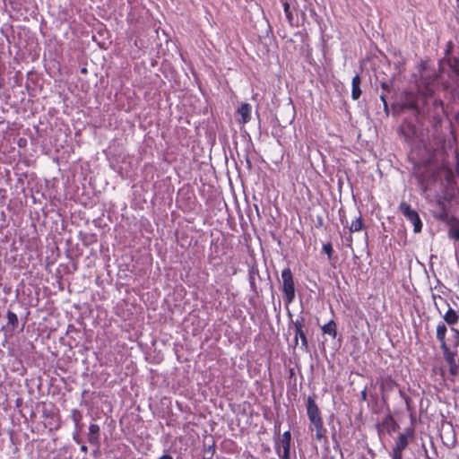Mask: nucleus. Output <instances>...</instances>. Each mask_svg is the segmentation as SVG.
<instances>
[{"instance_id": "nucleus-30", "label": "nucleus", "mask_w": 459, "mask_h": 459, "mask_svg": "<svg viewBox=\"0 0 459 459\" xmlns=\"http://www.w3.org/2000/svg\"><path fill=\"white\" fill-rule=\"evenodd\" d=\"M361 398H362L363 400H366V399H367V392H366V390H363V391L361 392Z\"/></svg>"}, {"instance_id": "nucleus-22", "label": "nucleus", "mask_w": 459, "mask_h": 459, "mask_svg": "<svg viewBox=\"0 0 459 459\" xmlns=\"http://www.w3.org/2000/svg\"><path fill=\"white\" fill-rule=\"evenodd\" d=\"M323 251L325 254H327L329 259L332 258L333 247H332L331 243L325 244L323 246Z\"/></svg>"}, {"instance_id": "nucleus-25", "label": "nucleus", "mask_w": 459, "mask_h": 459, "mask_svg": "<svg viewBox=\"0 0 459 459\" xmlns=\"http://www.w3.org/2000/svg\"><path fill=\"white\" fill-rule=\"evenodd\" d=\"M294 327H295V333L299 332V330H302V327H303V324H302V321H299L297 320L295 323H294Z\"/></svg>"}, {"instance_id": "nucleus-5", "label": "nucleus", "mask_w": 459, "mask_h": 459, "mask_svg": "<svg viewBox=\"0 0 459 459\" xmlns=\"http://www.w3.org/2000/svg\"><path fill=\"white\" fill-rule=\"evenodd\" d=\"M408 446V436L404 433H402L398 436L397 440L395 442V446L393 448L392 456L396 457V459H403V450Z\"/></svg>"}, {"instance_id": "nucleus-8", "label": "nucleus", "mask_w": 459, "mask_h": 459, "mask_svg": "<svg viewBox=\"0 0 459 459\" xmlns=\"http://www.w3.org/2000/svg\"><path fill=\"white\" fill-rule=\"evenodd\" d=\"M360 83H361L360 76L359 74H356L352 78V81H351V86H352V89H351V98L354 100H359L360 95H361L362 91L360 90Z\"/></svg>"}, {"instance_id": "nucleus-1", "label": "nucleus", "mask_w": 459, "mask_h": 459, "mask_svg": "<svg viewBox=\"0 0 459 459\" xmlns=\"http://www.w3.org/2000/svg\"><path fill=\"white\" fill-rule=\"evenodd\" d=\"M307 413L311 424L316 429V439L321 440L324 437L326 429L324 427L319 408L311 396H309L307 400Z\"/></svg>"}, {"instance_id": "nucleus-16", "label": "nucleus", "mask_w": 459, "mask_h": 459, "mask_svg": "<svg viewBox=\"0 0 459 459\" xmlns=\"http://www.w3.org/2000/svg\"><path fill=\"white\" fill-rule=\"evenodd\" d=\"M71 418L75 425V428L77 429H81L82 426H81V420H82V415L81 413V411L77 409H74L72 410L71 411Z\"/></svg>"}, {"instance_id": "nucleus-9", "label": "nucleus", "mask_w": 459, "mask_h": 459, "mask_svg": "<svg viewBox=\"0 0 459 459\" xmlns=\"http://www.w3.org/2000/svg\"><path fill=\"white\" fill-rule=\"evenodd\" d=\"M403 108L412 110L418 109L417 97L413 93H407L403 104Z\"/></svg>"}, {"instance_id": "nucleus-29", "label": "nucleus", "mask_w": 459, "mask_h": 459, "mask_svg": "<svg viewBox=\"0 0 459 459\" xmlns=\"http://www.w3.org/2000/svg\"><path fill=\"white\" fill-rule=\"evenodd\" d=\"M400 394L401 396H403L405 400V402L408 403L409 402V398L404 394V393L403 391L400 390Z\"/></svg>"}, {"instance_id": "nucleus-17", "label": "nucleus", "mask_w": 459, "mask_h": 459, "mask_svg": "<svg viewBox=\"0 0 459 459\" xmlns=\"http://www.w3.org/2000/svg\"><path fill=\"white\" fill-rule=\"evenodd\" d=\"M447 65L452 72L459 77V59L456 57H451L447 59Z\"/></svg>"}, {"instance_id": "nucleus-7", "label": "nucleus", "mask_w": 459, "mask_h": 459, "mask_svg": "<svg viewBox=\"0 0 459 459\" xmlns=\"http://www.w3.org/2000/svg\"><path fill=\"white\" fill-rule=\"evenodd\" d=\"M238 114L241 117L240 122L242 124L247 123L251 118V106L248 103H242L237 110Z\"/></svg>"}, {"instance_id": "nucleus-10", "label": "nucleus", "mask_w": 459, "mask_h": 459, "mask_svg": "<svg viewBox=\"0 0 459 459\" xmlns=\"http://www.w3.org/2000/svg\"><path fill=\"white\" fill-rule=\"evenodd\" d=\"M441 349L443 351L444 358L449 366L458 363L455 359V353L450 351L446 344H444L443 347H441Z\"/></svg>"}, {"instance_id": "nucleus-26", "label": "nucleus", "mask_w": 459, "mask_h": 459, "mask_svg": "<svg viewBox=\"0 0 459 459\" xmlns=\"http://www.w3.org/2000/svg\"><path fill=\"white\" fill-rule=\"evenodd\" d=\"M381 88L385 91H390L391 84L389 82H381Z\"/></svg>"}, {"instance_id": "nucleus-6", "label": "nucleus", "mask_w": 459, "mask_h": 459, "mask_svg": "<svg viewBox=\"0 0 459 459\" xmlns=\"http://www.w3.org/2000/svg\"><path fill=\"white\" fill-rule=\"evenodd\" d=\"M100 429L97 424H91L89 427L88 441L90 444L99 446Z\"/></svg>"}, {"instance_id": "nucleus-23", "label": "nucleus", "mask_w": 459, "mask_h": 459, "mask_svg": "<svg viewBox=\"0 0 459 459\" xmlns=\"http://www.w3.org/2000/svg\"><path fill=\"white\" fill-rule=\"evenodd\" d=\"M449 373L453 377H456L459 374V363L449 366Z\"/></svg>"}, {"instance_id": "nucleus-4", "label": "nucleus", "mask_w": 459, "mask_h": 459, "mask_svg": "<svg viewBox=\"0 0 459 459\" xmlns=\"http://www.w3.org/2000/svg\"><path fill=\"white\" fill-rule=\"evenodd\" d=\"M290 432L285 431L280 441V445L276 447L280 459H290Z\"/></svg>"}, {"instance_id": "nucleus-18", "label": "nucleus", "mask_w": 459, "mask_h": 459, "mask_svg": "<svg viewBox=\"0 0 459 459\" xmlns=\"http://www.w3.org/2000/svg\"><path fill=\"white\" fill-rule=\"evenodd\" d=\"M363 228V221L361 217L356 218L354 221H351L349 229L351 232H357L361 230Z\"/></svg>"}, {"instance_id": "nucleus-19", "label": "nucleus", "mask_w": 459, "mask_h": 459, "mask_svg": "<svg viewBox=\"0 0 459 459\" xmlns=\"http://www.w3.org/2000/svg\"><path fill=\"white\" fill-rule=\"evenodd\" d=\"M299 338L301 340V346L305 350H307V348H308L307 340V337H306L303 330H299V332L295 333V342H296V344L298 343Z\"/></svg>"}, {"instance_id": "nucleus-21", "label": "nucleus", "mask_w": 459, "mask_h": 459, "mask_svg": "<svg viewBox=\"0 0 459 459\" xmlns=\"http://www.w3.org/2000/svg\"><path fill=\"white\" fill-rule=\"evenodd\" d=\"M282 5H283V10H284V13H285V15H286V18H287L288 22L290 23H292L293 15H292V13L290 11V4L288 2H283Z\"/></svg>"}, {"instance_id": "nucleus-11", "label": "nucleus", "mask_w": 459, "mask_h": 459, "mask_svg": "<svg viewBox=\"0 0 459 459\" xmlns=\"http://www.w3.org/2000/svg\"><path fill=\"white\" fill-rule=\"evenodd\" d=\"M446 326L444 323H439L437 326V338L440 342V347H443L446 343Z\"/></svg>"}, {"instance_id": "nucleus-15", "label": "nucleus", "mask_w": 459, "mask_h": 459, "mask_svg": "<svg viewBox=\"0 0 459 459\" xmlns=\"http://www.w3.org/2000/svg\"><path fill=\"white\" fill-rule=\"evenodd\" d=\"M448 236H449V238L459 241V221H455L453 223H451L449 230H448Z\"/></svg>"}, {"instance_id": "nucleus-14", "label": "nucleus", "mask_w": 459, "mask_h": 459, "mask_svg": "<svg viewBox=\"0 0 459 459\" xmlns=\"http://www.w3.org/2000/svg\"><path fill=\"white\" fill-rule=\"evenodd\" d=\"M322 331L325 334H329L333 338L336 337L337 332H336V325L334 321L331 320L322 327Z\"/></svg>"}, {"instance_id": "nucleus-28", "label": "nucleus", "mask_w": 459, "mask_h": 459, "mask_svg": "<svg viewBox=\"0 0 459 459\" xmlns=\"http://www.w3.org/2000/svg\"><path fill=\"white\" fill-rule=\"evenodd\" d=\"M159 459H173V457L169 454H165L162 456H160Z\"/></svg>"}, {"instance_id": "nucleus-20", "label": "nucleus", "mask_w": 459, "mask_h": 459, "mask_svg": "<svg viewBox=\"0 0 459 459\" xmlns=\"http://www.w3.org/2000/svg\"><path fill=\"white\" fill-rule=\"evenodd\" d=\"M7 319L8 324L11 325L13 328L17 327L19 321L15 313L9 310L7 312Z\"/></svg>"}, {"instance_id": "nucleus-3", "label": "nucleus", "mask_w": 459, "mask_h": 459, "mask_svg": "<svg viewBox=\"0 0 459 459\" xmlns=\"http://www.w3.org/2000/svg\"><path fill=\"white\" fill-rule=\"evenodd\" d=\"M399 208L401 212L413 224L414 232H420L422 229V223L418 212L405 202L401 203Z\"/></svg>"}, {"instance_id": "nucleus-27", "label": "nucleus", "mask_w": 459, "mask_h": 459, "mask_svg": "<svg viewBox=\"0 0 459 459\" xmlns=\"http://www.w3.org/2000/svg\"><path fill=\"white\" fill-rule=\"evenodd\" d=\"M452 331L455 333V345H459V330L452 328Z\"/></svg>"}, {"instance_id": "nucleus-24", "label": "nucleus", "mask_w": 459, "mask_h": 459, "mask_svg": "<svg viewBox=\"0 0 459 459\" xmlns=\"http://www.w3.org/2000/svg\"><path fill=\"white\" fill-rule=\"evenodd\" d=\"M380 100H382V102L384 104V109L387 113L388 112V105H387V102H386L385 95L384 93H382L380 95Z\"/></svg>"}, {"instance_id": "nucleus-12", "label": "nucleus", "mask_w": 459, "mask_h": 459, "mask_svg": "<svg viewBox=\"0 0 459 459\" xmlns=\"http://www.w3.org/2000/svg\"><path fill=\"white\" fill-rule=\"evenodd\" d=\"M395 386V382L390 377H385L381 379L380 388L382 392H391Z\"/></svg>"}, {"instance_id": "nucleus-31", "label": "nucleus", "mask_w": 459, "mask_h": 459, "mask_svg": "<svg viewBox=\"0 0 459 459\" xmlns=\"http://www.w3.org/2000/svg\"><path fill=\"white\" fill-rule=\"evenodd\" d=\"M81 451H82V452H85V453H86V452H87V446H81Z\"/></svg>"}, {"instance_id": "nucleus-13", "label": "nucleus", "mask_w": 459, "mask_h": 459, "mask_svg": "<svg viewBox=\"0 0 459 459\" xmlns=\"http://www.w3.org/2000/svg\"><path fill=\"white\" fill-rule=\"evenodd\" d=\"M443 318L449 325H453L458 321L456 312L451 307L448 308Z\"/></svg>"}, {"instance_id": "nucleus-2", "label": "nucleus", "mask_w": 459, "mask_h": 459, "mask_svg": "<svg viewBox=\"0 0 459 459\" xmlns=\"http://www.w3.org/2000/svg\"><path fill=\"white\" fill-rule=\"evenodd\" d=\"M282 291L286 303H291L295 299V285L292 273L290 268L281 272Z\"/></svg>"}]
</instances>
